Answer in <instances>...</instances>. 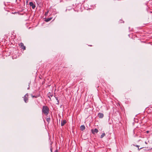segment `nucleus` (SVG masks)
I'll use <instances>...</instances> for the list:
<instances>
[{
  "instance_id": "ddd939ff",
  "label": "nucleus",
  "mask_w": 152,
  "mask_h": 152,
  "mask_svg": "<svg viewBox=\"0 0 152 152\" xmlns=\"http://www.w3.org/2000/svg\"><path fill=\"white\" fill-rule=\"evenodd\" d=\"M55 98H56V100L57 101V102H58V103H57V104H58V98L57 97H56Z\"/></svg>"
},
{
  "instance_id": "423d86ee",
  "label": "nucleus",
  "mask_w": 152,
  "mask_h": 152,
  "mask_svg": "<svg viewBox=\"0 0 152 152\" xmlns=\"http://www.w3.org/2000/svg\"><path fill=\"white\" fill-rule=\"evenodd\" d=\"M98 117L100 118H102L104 116V115L102 113H99L98 114Z\"/></svg>"
},
{
  "instance_id": "a211bd4d",
  "label": "nucleus",
  "mask_w": 152,
  "mask_h": 152,
  "mask_svg": "<svg viewBox=\"0 0 152 152\" xmlns=\"http://www.w3.org/2000/svg\"><path fill=\"white\" fill-rule=\"evenodd\" d=\"M136 147H138L139 146V145H137L136 146Z\"/></svg>"
},
{
  "instance_id": "4468645a",
  "label": "nucleus",
  "mask_w": 152,
  "mask_h": 152,
  "mask_svg": "<svg viewBox=\"0 0 152 152\" xmlns=\"http://www.w3.org/2000/svg\"><path fill=\"white\" fill-rule=\"evenodd\" d=\"M31 96L33 98V97H35V98H37V96H33L32 95H31Z\"/></svg>"
},
{
  "instance_id": "dca6fc26",
  "label": "nucleus",
  "mask_w": 152,
  "mask_h": 152,
  "mask_svg": "<svg viewBox=\"0 0 152 152\" xmlns=\"http://www.w3.org/2000/svg\"><path fill=\"white\" fill-rule=\"evenodd\" d=\"M145 144H147V142H145Z\"/></svg>"
},
{
  "instance_id": "39448f33",
  "label": "nucleus",
  "mask_w": 152,
  "mask_h": 152,
  "mask_svg": "<svg viewBox=\"0 0 152 152\" xmlns=\"http://www.w3.org/2000/svg\"><path fill=\"white\" fill-rule=\"evenodd\" d=\"M29 5L32 8L34 9L35 7V6L33 4V3L32 2L29 3Z\"/></svg>"
},
{
  "instance_id": "20e7f679",
  "label": "nucleus",
  "mask_w": 152,
  "mask_h": 152,
  "mask_svg": "<svg viewBox=\"0 0 152 152\" xmlns=\"http://www.w3.org/2000/svg\"><path fill=\"white\" fill-rule=\"evenodd\" d=\"M20 46L22 49L23 50L26 49V47L22 43H21L20 44Z\"/></svg>"
},
{
  "instance_id": "9b49d317",
  "label": "nucleus",
  "mask_w": 152,
  "mask_h": 152,
  "mask_svg": "<svg viewBox=\"0 0 152 152\" xmlns=\"http://www.w3.org/2000/svg\"><path fill=\"white\" fill-rule=\"evenodd\" d=\"M50 120V118H46V121L48 122H49Z\"/></svg>"
},
{
  "instance_id": "6e6552de",
  "label": "nucleus",
  "mask_w": 152,
  "mask_h": 152,
  "mask_svg": "<svg viewBox=\"0 0 152 152\" xmlns=\"http://www.w3.org/2000/svg\"><path fill=\"white\" fill-rule=\"evenodd\" d=\"M80 129L82 131H83L85 129V127L84 125H81L80 127Z\"/></svg>"
},
{
  "instance_id": "2eb2a0df",
  "label": "nucleus",
  "mask_w": 152,
  "mask_h": 152,
  "mask_svg": "<svg viewBox=\"0 0 152 152\" xmlns=\"http://www.w3.org/2000/svg\"><path fill=\"white\" fill-rule=\"evenodd\" d=\"M142 148H141L140 149H139V148H138V150L139 151L140 149H142Z\"/></svg>"
},
{
  "instance_id": "9d476101",
  "label": "nucleus",
  "mask_w": 152,
  "mask_h": 152,
  "mask_svg": "<svg viewBox=\"0 0 152 152\" xmlns=\"http://www.w3.org/2000/svg\"><path fill=\"white\" fill-rule=\"evenodd\" d=\"M105 135V134L104 133H102V134L101 136V138H103Z\"/></svg>"
},
{
  "instance_id": "7ed1b4c3",
  "label": "nucleus",
  "mask_w": 152,
  "mask_h": 152,
  "mask_svg": "<svg viewBox=\"0 0 152 152\" xmlns=\"http://www.w3.org/2000/svg\"><path fill=\"white\" fill-rule=\"evenodd\" d=\"M91 131L93 134H95V133H97L98 132V130L97 129H92Z\"/></svg>"
},
{
  "instance_id": "f03ea898",
  "label": "nucleus",
  "mask_w": 152,
  "mask_h": 152,
  "mask_svg": "<svg viewBox=\"0 0 152 152\" xmlns=\"http://www.w3.org/2000/svg\"><path fill=\"white\" fill-rule=\"evenodd\" d=\"M28 94H26L24 96V102L26 103H27L28 102Z\"/></svg>"
},
{
  "instance_id": "1a4fd4ad",
  "label": "nucleus",
  "mask_w": 152,
  "mask_h": 152,
  "mask_svg": "<svg viewBox=\"0 0 152 152\" xmlns=\"http://www.w3.org/2000/svg\"><path fill=\"white\" fill-rule=\"evenodd\" d=\"M52 18H48L46 19L45 20V21L47 22H48L50 21V20H51L52 19Z\"/></svg>"
},
{
  "instance_id": "f3484780",
  "label": "nucleus",
  "mask_w": 152,
  "mask_h": 152,
  "mask_svg": "<svg viewBox=\"0 0 152 152\" xmlns=\"http://www.w3.org/2000/svg\"><path fill=\"white\" fill-rule=\"evenodd\" d=\"M146 132L147 133H148L149 132V131H146Z\"/></svg>"
},
{
  "instance_id": "0eeeda50",
  "label": "nucleus",
  "mask_w": 152,
  "mask_h": 152,
  "mask_svg": "<svg viewBox=\"0 0 152 152\" xmlns=\"http://www.w3.org/2000/svg\"><path fill=\"white\" fill-rule=\"evenodd\" d=\"M66 120H63V121H61V125L62 126H63L64 125V124L66 123Z\"/></svg>"
},
{
  "instance_id": "f8f14e48",
  "label": "nucleus",
  "mask_w": 152,
  "mask_h": 152,
  "mask_svg": "<svg viewBox=\"0 0 152 152\" xmlns=\"http://www.w3.org/2000/svg\"><path fill=\"white\" fill-rule=\"evenodd\" d=\"M48 12H49V11H47L45 13V16H47V15H48Z\"/></svg>"
},
{
  "instance_id": "f257e3e1",
  "label": "nucleus",
  "mask_w": 152,
  "mask_h": 152,
  "mask_svg": "<svg viewBox=\"0 0 152 152\" xmlns=\"http://www.w3.org/2000/svg\"><path fill=\"white\" fill-rule=\"evenodd\" d=\"M49 109L48 107L47 106H44L42 107V112L46 115H47L49 113Z\"/></svg>"
}]
</instances>
